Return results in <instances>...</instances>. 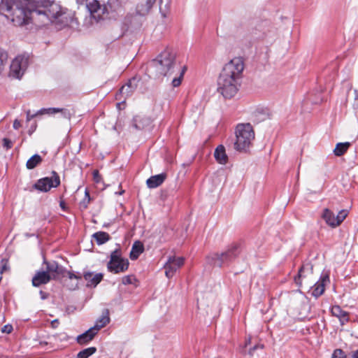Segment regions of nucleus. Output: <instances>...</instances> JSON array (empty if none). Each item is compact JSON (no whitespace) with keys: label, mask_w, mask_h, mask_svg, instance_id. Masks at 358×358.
Instances as JSON below:
<instances>
[{"label":"nucleus","mask_w":358,"mask_h":358,"mask_svg":"<svg viewBox=\"0 0 358 358\" xmlns=\"http://www.w3.org/2000/svg\"><path fill=\"white\" fill-rule=\"evenodd\" d=\"M187 71L185 65H181L176 59V52L166 48L149 64V71L156 76L173 77L171 85L177 87L180 85Z\"/></svg>","instance_id":"nucleus-1"},{"label":"nucleus","mask_w":358,"mask_h":358,"mask_svg":"<svg viewBox=\"0 0 358 358\" xmlns=\"http://www.w3.org/2000/svg\"><path fill=\"white\" fill-rule=\"evenodd\" d=\"M244 68L242 57L233 58L222 68L217 79V92L224 99H231L238 92Z\"/></svg>","instance_id":"nucleus-2"},{"label":"nucleus","mask_w":358,"mask_h":358,"mask_svg":"<svg viewBox=\"0 0 358 358\" xmlns=\"http://www.w3.org/2000/svg\"><path fill=\"white\" fill-rule=\"evenodd\" d=\"M36 7L24 5L18 0H1L0 12L16 25L27 24L37 12Z\"/></svg>","instance_id":"nucleus-3"},{"label":"nucleus","mask_w":358,"mask_h":358,"mask_svg":"<svg viewBox=\"0 0 358 358\" xmlns=\"http://www.w3.org/2000/svg\"><path fill=\"white\" fill-rule=\"evenodd\" d=\"M86 5L90 13L97 14L99 18L104 15L115 18L120 14H124V8L121 6L118 0H108L107 2L103 1L102 3L99 0H89Z\"/></svg>","instance_id":"nucleus-4"},{"label":"nucleus","mask_w":358,"mask_h":358,"mask_svg":"<svg viewBox=\"0 0 358 358\" xmlns=\"http://www.w3.org/2000/svg\"><path fill=\"white\" fill-rule=\"evenodd\" d=\"M234 148L238 151H246L255 139V132L250 124H239L236 128Z\"/></svg>","instance_id":"nucleus-5"},{"label":"nucleus","mask_w":358,"mask_h":358,"mask_svg":"<svg viewBox=\"0 0 358 358\" xmlns=\"http://www.w3.org/2000/svg\"><path fill=\"white\" fill-rule=\"evenodd\" d=\"M240 252V246L238 244H234L220 254L213 253L209 255L207 257L208 262L213 266H227L238 257Z\"/></svg>","instance_id":"nucleus-6"},{"label":"nucleus","mask_w":358,"mask_h":358,"mask_svg":"<svg viewBox=\"0 0 358 358\" xmlns=\"http://www.w3.org/2000/svg\"><path fill=\"white\" fill-rule=\"evenodd\" d=\"M129 264L127 259L122 257L121 250L116 249L110 254V261L107 264V268L110 272L120 273L128 269Z\"/></svg>","instance_id":"nucleus-7"},{"label":"nucleus","mask_w":358,"mask_h":358,"mask_svg":"<svg viewBox=\"0 0 358 358\" xmlns=\"http://www.w3.org/2000/svg\"><path fill=\"white\" fill-rule=\"evenodd\" d=\"M29 65V57L26 55H18L10 66L9 76L20 79L24 75Z\"/></svg>","instance_id":"nucleus-8"},{"label":"nucleus","mask_w":358,"mask_h":358,"mask_svg":"<svg viewBox=\"0 0 358 358\" xmlns=\"http://www.w3.org/2000/svg\"><path fill=\"white\" fill-rule=\"evenodd\" d=\"M348 215L346 210H341L338 212L337 215L329 208L323 210L322 217L325 221L326 224L332 228L339 226Z\"/></svg>","instance_id":"nucleus-9"},{"label":"nucleus","mask_w":358,"mask_h":358,"mask_svg":"<svg viewBox=\"0 0 358 358\" xmlns=\"http://www.w3.org/2000/svg\"><path fill=\"white\" fill-rule=\"evenodd\" d=\"M59 185L60 178L59 175L55 171H52L51 177H45L38 180L34 185V188L41 192H47L51 188L57 187Z\"/></svg>","instance_id":"nucleus-10"},{"label":"nucleus","mask_w":358,"mask_h":358,"mask_svg":"<svg viewBox=\"0 0 358 358\" xmlns=\"http://www.w3.org/2000/svg\"><path fill=\"white\" fill-rule=\"evenodd\" d=\"M184 263L185 259L182 257H169L166 262L164 266L166 276L168 278H172L177 270L183 266Z\"/></svg>","instance_id":"nucleus-11"},{"label":"nucleus","mask_w":358,"mask_h":358,"mask_svg":"<svg viewBox=\"0 0 358 358\" xmlns=\"http://www.w3.org/2000/svg\"><path fill=\"white\" fill-rule=\"evenodd\" d=\"M48 6H49V8L43 11L37 9V12L36 13V14L38 15H43L51 23L55 22V21L57 20V17H59V14L62 10L59 5L54 3L50 4L49 1L46 7ZM44 8H45V6Z\"/></svg>","instance_id":"nucleus-12"},{"label":"nucleus","mask_w":358,"mask_h":358,"mask_svg":"<svg viewBox=\"0 0 358 358\" xmlns=\"http://www.w3.org/2000/svg\"><path fill=\"white\" fill-rule=\"evenodd\" d=\"M329 276L327 273H322L320 278L311 287V294L315 298L320 296L325 290V286L329 283Z\"/></svg>","instance_id":"nucleus-13"},{"label":"nucleus","mask_w":358,"mask_h":358,"mask_svg":"<svg viewBox=\"0 0 358 358\" xmlns=\"http://www.w3.org/2000/svg\"><path fill=\"white\" fill-rule=\"evenodd\" d=\"M56 279V276H52L43 268L36 272L32 278V285L34 287H40L42 285L48 284L51 280Z\"/></svg>","instance_id":"nucleus-14"},{"label":"nucleus","mask_w":358,"mask_h":358,"mask_svg":"<svg viewBox=\"0 0 358 358\" xmlns=\"http://www.w3.org/2000/svg\"><path fill=\"white\" fill-rule=\"evenodd\" d=\"M43 266H45L43 268L45 271L50 273L52 276H56V278L59 275H63L66 272L65 268L59 265V264L55 261L48 262L44 259Z\"/></svg>","instance_id":"nucleus-15"},{"label":"nucleus","mask_w":358,"mask_h":358,"mask_svg":"<svg viewBox=\"0 0 358 358\" xmlns=\"http://www.w3.org/2000/svg\"><path fill=\"white\" fill-rule=\"evenodd\" d=\"M139 79L134 77L129 80V81L123 85L120 90V94L124 96V98L129 96L136 90L138 86Z\"/></svg>","instance_id":"nucleus-16"},{"label":"nucleus","mask_w":358,"mask_h":358,"mask_svg":"<svg viewBox=\"0 0 358 358\" xmlns=\"http://www.w3.org/2000/svg\"><path fill=\"white\" fill-rule=\"evenodd\" d=\"M152 120L146 116L136 115L133 119V126L138 130H143L150 128Z\"/></svg>","instance_id":"nucleus-17"},{"label":"nucleus","mask_w":358,"mask_h":358,"mask_svg":"<svg viewBox=\"0 0 358 358\" xmlns=\"http://www.w3.org/2000/svg\"><path fill=\"white\" fill-rule=\"evenodd\" d=\"M99 331L94 327H91L83 334L79 335L76 341L79 344L85 345L91 341Z\"/></svg>","instance_id":"nucleus-18"},{"label":"nucleus","mask_w":358,"mask_h":358,"mask_svg":"<svg viewBox=\"0 0 358 358\" xmlns=\"http://www.w3.org/2000/svg\"><path fill=\"white\" fill-rule=\"evenodd\" d=\"M101 273H94L92 272H87L84 273V279L87 281V286L95 287L103 279Z\"/></svg>","instance_id":"nucleus-19"},{"label":"nucleus","mask_w":358,"mask_h":358,"mask_svg":"<svg viewBox=\"0 0 358 358\" xmlns=\"http://www.w3.org/2000/svg\"><path fill=\"white\" fill-rule=\"evenodd\" d=\"M166 178V173H160L157 175L152 176L150 177L147 181L146 184L149 188H156L161 185Z\"/></svg>","instance_id":"nucleus-20"},{"label":"nucleus","mask_w":358,"mask_h":358,"mask_svg":"<svg viewBox=\"0 0 358 358\" xmlns=\"http://www.w3.org/2000/svg\"><path fill=\"white\" fill-rule=\"evenodd\" d=\"M214 157L216 161L220 164H226L228 161V157L226 154L225 148L222 145H218L214 152Z\"/></svg>","instance_id":"nucleus-21"},{"label":"nucleus","mask_w":358,"mask_h":358,"mask_svg":"<svg viewBox=\"0 0 358 358\" xmlns=\"http://www.w3.org/2000/svg\"><path fill=\"white\" fill-rule=\"evenodd\" d=\"M331 313L332 315L338 317L341 324H344L345 322L348 321V313L343 310L339 306H334L331 308Z\"/></svg>","instance_id":"nucleus-22"},{"label":"nucleus","mask_w":358,"mask_h":358,"mask_svg":"<svg viewBox=\"0 0 358 358\" xmlns=\"http://www.w3.org/2000/svg\"><path fill=\"white\" fill-rule=\"evenodd\" d=\"M156 0H146L145 3H140L136 6V14L145 15L155 4Z\"/></svg>","instance_id":"nucleus-23"},{"label":"nucleus","mask_w":358,"mask_h":358,"mask_svg":"<svg viewBox=\"0 0 358 358\" xmlns=\"http://www.w3.org/2000/svg\"><path fill=\"white\" fill-rule=\"evenodd\" d=\"M306 272L309 273H313V266L311 264H306L303 265L299 269L297 276L294 278L295 283L299 287L301 286V278L306 276Z\"/></svg>","instance_id":"nucleus-24"},{"label":"nucleus","mask_w":358,"mask_h":358,"mask_svg":"<svg viewBox=\"0 0 358 358\" xmlns=\"http://www.w3.org/2000/svg\"><path fill=\"white\" fill-rule=\"evenodd\" d=\"M109 315L110 313L108 309L105 308L103 310L101 317L96 320V322L94 326L95 328H97L98 331L110 322Z\"/></svg>","instance_id":"nucleus-25"},{"label":"nucleus","mask_w":358,"mask_h":358,"mask_svg":"<svg viewBox=\"0 0 358 358\" xmlns=\"http://www.w3.org/2000/svg\"><path fill=\"white\" fill-rule=\"evenodd\" d=\"M71 17L69 16V15L66 13L62 11L59 17H57V20H55V22H52V24H55L56 26H57L58 29H62V27L67 26L71 22Z\"/></svg>","instance_id":"nucleus-26"},{"label":"nucleus","mask_w":358,"mask_h":358,"mask_svg":"<svg viewBox=\"0 0 358 358\" xmlns=\"http://www.w3.org/2000/svg\"><path fill=\"white\" fill-rule=\"evenodd\" d=\"M143 245L140 241H136L132 245L131 251L130 252V258L131 259H136L138 256L143 252Z\"/></svg>","instance_id":"nucleus-27"},{"label":"nucleus","mask_w":358,"mask_h":358,"mask_svg":"<svg viewBox=\"0 0 358 358\" xmlns=\"http://www.w3.org/2000/svg\"><path fill=\"white\" fill-rule=\"evenodd\" d=\"M92 238L98 245H102L110 240V235L105 231H98L92 235Z\"/></svg>","instance_id":"nucleus-28"},{"label":"nucleus","mask_w":358,"mask_h":358,"mask_svg":"<svg viewBox=\"0 0 358 358\" xmlns=\"http://www.w3.org/2000/svg\"><path fill=\"white\" fill-rule=\"evenodd\" d=\"M41 162H42L41 157L38 154H35L27 160L26 166L28 169H33L37 165H38Z\"/></svg>","instance_id":"nucleus-29"},{"label":"nucleus","mask_w":358,"mask_h":358,"mask_svg":"<svg viewBox=\"0 0 358 358\" xmlns=\"http://www.w3.org/2000/svg\"><path fill=\"white\" fill-rule=\"evenodd\" d=\"M350 145V143L348 142L338 143L334 150V155L338 157L342 156L348 150Z\"/></svg>","instance_id":"nucleus-30"},{"label":"nucleus","mask_w":358,"mask_h":358,"mask_svg":"<svg viewBox=\"0 0 358 358\" xmlns=\"http://www.w3.org/2000/svg\"><path fill=\"white\" fill-rule=\"evenodd\" d=\"M96 351V348L95 347H90L85 348L80 352H79L77 355L78 358H88L90 356L92 355Z\"/></svg>","instance_id":"nucleus-31"},{"label":"nucleus","mask_w":358,"mask_h":358,"mask_svg":"<svg viewBox=\"0 0 358 358\" xmlns=\"http://www.w3.org/2000/svg\"><path fill=\"white\" fill-rule=\"evenodd\" d=\"M27 1V6H30L36 8L45 7L48 3V0H24Z\"/></svg>","instance_id":"nucleus-32"},{"label":"nucleus","mask_w":358,"mask_h":358,"mask_svg":"<svg viewBox=\"0 0 358 358\" xmlns=\"http://www.w3.org/2000/svg\"><path fill=\"white\" fill-rule=\"evenodd\" d=\"M8 60V54L7 52L0 48V72L3 69L6 62Z\"/></svg>","instance_id":"nucleus-33"},{"label":"nucleus","mask_w":358,"mask_h":358,"mask_svg":"<svg viewBox=\"0 0 358 358\" xmlns=\"http://www.w3.org/2000/svg\"><path fill=\"white\" fill-rule=\"evenodd\" d=\"M60 111L59 108H41L39 110L36 114L39 115H43V114H48V115H52L55 114L56 113H59Z\"/></svg>","instance_id":"nucleus-34"},{"label":"nucleus","mask_w":358,"mask_h":358,"mask_svg":"<svg viewBox=\"0 0 358 358\" xmlns=\"http://www.w3.org/2000/svg\"><path fill=\"white\" fill-rule=\"evenodd\" d=\"M90 199H91V198H90V193L87 189H85V197H84L83 200L80 203V206L85 209L87 208L88 206V204L90 202Z\"/></svg>","instance_id":"nucleus-35"},{"label":"nucleus","mask_w":358,"mask_h":358,"mask_svg":"<svg viewBox=\"0 0 358 358\" xmlns=\"http://www.w3.org/2000/svg\"><path fill=\"white\" fill-rule=\"evenodd\" d=\"M8 262L7 259H3L0 262V273H3L8 270Z\"/></svg>","instance_id":"nucleus-36"},{"label":"nucleus","mask_w":358,"mask_h":358,"mask_svg":"<svg viewBox=\"0 0 358 358\" xmlns=\"http://www.w3.org/2000/svg\"><path fill=\"white\" fill-rule=\"evenodd\" d=\"M331 358H346V356L341 349H336L332 354Z\"/></svg>","instance_id":"nucleus-37"},{"label":"nucleus","mask_w":358,"mask_h":358,"mask_svg":"<svg viewBox=\"0 0 358 358\" xmlns=\"http://www.w3.org/2000/svg\"><path fill=\"white\" fill-rule=\"evenodd\" d=\"M134 278L132 275H125L122 278V282L124 285H129L133 282Z\"/></svg>","instance_id":"nucleus-38"},{"label":"nucleus","mask_w":358,"mask_h":358,"mask_svg":"<svg viewBox=\"0 0 358 358\" xmlns=\"http://www.w3.org/2000/svg\"><path fill=\"white\" fill-rule=\"evenodd\" d=\"M3 146L6 150L10 149L13 146V142L10 139L4 138L3 139Z\"/></svg>","instance_id":"nucleus-39"},{"label":"nucleus","mask_w":358,"mask_h":358,"mask_svg":"<svg viewBox=\"0 0 358 358\" xmlns=\"http://www.w3.org/2000/svg\"><path fill=\"white\" fill-rule=\"evenodd\" d=\"M134 14H131V13H129L126 15L125 18H124V24L127 26L130 25L132 24L133 21H132V19L134 17Z\"/></svg>","instance_id":"nucleus-40"},{"label":"nucleus","mask_w":358,"mask_h":358,"mask_svg":"<svg viewBox=\"0 0 358 358\" xmlns=\"http://www.w3.org/2000/svg\"><path fill=\"white\" fill-rule=\"evenodd\" d=\"M264 345L263 344H257V345H255V346H253L252 348L250 349L249 350V355H254V352L256 350H258V349H260V350H263L264 349Z\"/></svg>","instance_id":"nucleus-41"},{"label":"nucleus","mask_w":358,"mask_h":358,"mask_svg":"<svg viewBox=\"0 0 358 358\" xmlns=\"http://www.w3.org/2000/svg\"><path fill=\"white\" fill-rule=\"evenodd\" d=\"M13 329V328L11 324H6L2 327L1 331L3 333L10 334V333H11Z\"/></svg>","instance_id":"nucleus-42"},{"label":"nucleus","mask_w":358,"mask_h":358,"mask_svg":"<svg viewBox=\"0 0 358 358\" xmlns=\"http://www.w3.org/2000/svg\"><path fill=\"white\" fill-rule=\"evenodd\" d=\"M63 115L64 117L66 118V119H70L71 117V114L70 113V111L67 109H63V108H60V111Z\"/></svg>","instance_id":"nucleus-43"},{"label":"nucleus","mask_w":358,"mask_h":358,"mask_svg":"<svg viewBox=\"0 0 358 358\" xmlns=\"http://www.w3.org/2000/svg\"><path fill=\"white\" fill-rule=\"evenodd\" d=\"M93 178H94V180L96 182H100L101 176L99 175V171L97 170H94L93 171Z\"/></svg>","instance_id":"nucleus-44"},{"label":"nucleus","mask_w":358,"mask_h":358,"mask_svg":"<svg viewBox=\"0 0 358 358\" xmlns=\"http://www.w3.org/2000/svg\"><path fill=\"white\" fill-rule=\"evenodd\" d=\"M67 273H68V276L70 279H80V275H76L74 274L73 273L71 272V271H67Z\"/></svg>","instance_id":"nucleus-45"},{"label":"nucleus","mask_w":358,"mask_h":358,"mask_svg":"<svg viewBox=\"0 0 358 358\" xmlns=\"http://www.w3.org/2000/svg\"><path fill=\"white\" fill-rule=\"evenodd\" d=\"M39 294H40L41 299L42 300H45V299H46L48 297V294L45 292H43V291H42V290H41L39 292Z\"/></svg>","instance_id":"nucleus-46"},{"label":"nucleus","mask_w":358,"mask_h":358,"mask_svg":"<svg viewBox=\"0 0 358 358\" xmlns=\"http://www.w3.org/2000/svg\"><path fill=\"white\" fill-rule=\"evenodd\" d=\"M20 126H21L20 122L17 120H15L13 122V128L15 129H17L20 127Z\"/></svg>","instance_id":"nucleus-47"},{"label":"nucleus","mask_w":358,"mask_h":358,"mask_svg":"<svg viewBox=\"0 0 358 358\" xmlns=\"http://www.w3.org/2000/svg\"><path fill=\"white\" fill-rule=\"evenodd\" d=\"M38 115V114H36H36H34V115H31V114H30V111L29 110V111H27V120H28V121H29L31 118L34 117H35L36 115Z\"/></svg>","instance_id":"nucleus-48"},{"label":"nucleus","mask_w":358,"mask_h":358,"mask_svg":"<svg viewBox=\"0 0 358 358\" xmlns=\"http://www.w3.org/2000/svg\"><path fill=\"white\" fill-rule=\"evenodd\" d=\"M89 0H76V2L78 4H84L86 3Z\"/></svg>","instance_id":"nucleus-49"},{"label":"nucleus","mask_w":358,"mask_h":358,"mask_svg":"<svg viewBox=\"0 0 358 358\" xmlns=\"http://www.w3.org/2000/svg\"><path fill=\"white\" fill-rule=\"evenodd\" d=\"M352 358H358V350L353 352Z\"/></svg>","instance_id":"nucleus-50"},{"label":"nucleus","mask_w":358,"mask_h":358,"mask_svg":"<svg viewBox=\"0 0 358 358\" xmlns=\"http://www.w3.org/2000/svg\"><path fill=\"white\" fill-rule=\"evenodd\" d=\"M355 99L358 100V90H355Z\"/></svg>","instance_id":"nucleus-51"},{"label":"nucleus","mask_w":358,"mask_h":358,"mask_svg":"<svg viewBox=\"0 0 358 358\" xmlns=\"http://www.w3.org/2000/svg\"><path fill=\"white\" fill-rule=\"evenodd\" d=\"M124 193V190H122L121 192H115V194H118L120 195Z\"/></svg>","instance_id":"nucleus-52"},{"label":"nucleus","mask_w":358,"mask_h":358,"mask_svg":"<svg viewBox=\"0 0 358 358\" xmlns=\"http://www.w3.org/2000/svg\"><path fill=\"white\" fill-rule=\"evenodd\" d=\"M54 322H57V320H55L54 321H52V324L54 326Z\"/></svg>","instance_id":"nucleus-53"},{"label":"nucleus","mask_w":358,"mask_h":358,"mask_svg":"<svg viewBox=\"0 0 358 358\" xmlns=\"http://www.w3.org/2000/svg\"><path fill=\"white\" fill-rule=\"evenodd\" d=\"M60 206H61V207H62V208H64V204H63V203H62V202H61Z\"/></svg>","instance_id":"nucleus-54"}]
</instances>
